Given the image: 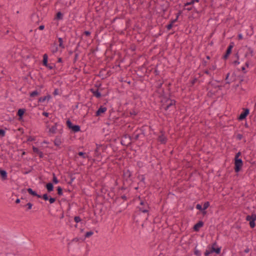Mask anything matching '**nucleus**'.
I'll use <instances>...</instances> for the list:
<instances>
[{
	"label": "nucleus",
	"instance_id": "nucleus-22",
	"mask_svg": "<svg viewBox=\"0 0 256 256\" xmlns=\"http://www.w3.org/2000/svg\"><path fill=\"white\" fill-rule=\"evenodd\" d=\"M27 192L28 194L34 196H36L37 198H41V196L38 194L34 190H33L31 188H28L27 189Z\"/></svg>",
	"mask_w": 256,
	"mask_h": 256
},
{
	"label": "nucleus",
	"instance_id": "nucleus-44",
	"mask_svg": "<svg viewBox=\"0 0 256 256\" xmlns=\"http://www.w3.org/2000/svg\"><path fill=\"white\" fill-rule=\"evenodd\" d=\"M74 220L76 222L78 223L81 221V218L79 216H76L74 218Z\"/></svg>",
	"mask_w": 256,
	"mask_h": 256
},
{
	"label": "nucleus",
	"instance_id": "nucleus-11",
	"mask_svg": "<svg viewBox=\"0 0 256 256\" xmlns=\"http://www.w3.org/2000/svg\"><path fill=\"white\" fill-rule=\"evenodd\" d=\"M208 248L210 250L211 254L215 253L216 254H219L221 252V247H214L210 246V245L208 246Z\"/></svg>",
	"mask_w": 256,
	"mask_h": 256
},
{
	"label": "nucleus",
	"instance_id": "nucleus-59",
	"mask_svg": "<svg viewBox=\"0 0 256 256\" xmlns=\"http://www.w3.org/2000/svg\"><path fill=\"white\" fill-rule=\"evenodd\" d=\"M130 114L131 116H132V115L136 116L137 114V112L136 111L133 110V111L130 112Z\"/></svg>",
	"mask_w": 256,
	"mask_h": 256
},
{
	"label": "nucleus",
	"instance_id": "nucleus-14",
	"mask_svg": "<svg viewBox=\"0 0 256 256\" xmlns=\"http://www.w3.org/2000/svg\"><path fill=\"white\" fill-rule=\"evenodd\" d=\"M107 108L106 107L101 106L96 112V116H100L102 114H104Z\"/></svg>",
	"mask_w": 256,
	"mask_h": 256
},
{
	"label": "nucleus",
	"instance_id": "nucleus-36",
	"mask_svg": "<svg viewBox=\"0 0 256 256\" xmlns=\"http://www.w3.org/2000/svg\"><path fill=\"white\" fill-rule=\"evenodd\" d=\"M210 206V202H206L204 203L203 207H202V210H206L207 209L208 206Z\"/></svg>",
	"mask_w": 256,
	"mask_h": 256
},
{
	"label": "nucleus",
	"instance_id": "nucleus-2",
	"mask_svg": "<svg viewBox=\"0 0 256 256\" xmlns=\"http://www.w3.org/2000/svg\"><path fill=\"white\" fill-rule=\"evenodd\" d=\"M145 136V126H142L140 128L136 129L134 132L132 134V136H130L128 134H125L124 136L126 138H129L130 140H137L140 135Z\"/></svg>",
	"mask_w": 256,
	"mask_h": 256
},
{
	"label": "nucleus",
	"instance_id": "nucleus-50",
	"mask_svg": "<svg viewBox=\"0 0 256 256\" xmlns=\"http://www.w3.org/2000/svg\"><path fill=\"white\" fill-rule=\"evenodd\" d=\"M84 34L86 36H89L91 34V32L88 30H86L84 32Z\"/></svg>",
	"mask_w": 256,
	"mask_h": 256
},
{
	"label": "nucleus",
	"instance_id": "nucleus-33",
	"mask_svg": "<svg viewBox=\"0 0 256 256\" xmlns=\"http://www.w3.org/2000/svg\"><path fill=\"white\" fill-rule=\"evenodd\" d=\"M78 154L84 158H88V156L86 154L82 152H78Z\"/></svg>",
	"mask_w": 256,
	"mask_h": 256
},
{
	"label": "nucleus",
	"instance_id": "nucleus-40",
	"mask_svg": "<svg viewBox=\"0 0 256 256\" xmlns=\"http://www.w3.org/2000/svg\"><path fill=\"white\" fill-rule=\"evenodd\" d=\"M79 53H76L74 54V58L73 60V62L76 63L78 58Z\"/></svg>",
	"mask_w": 256,
	"mask_h": 256
},
{
	"label": "nucleus",
	"instance_id": "nucleus-53",
	"mask_svg": "<svg viewBox=\"0 0 256 256\" xmlns=\"http://www.w3.org/2000/svg\"><path fill=\"white\" fill-rule=\"evenodd\" d=\"M47 68H48L49 70H52L54 68V66H52L51 64H48L47 66H45Z\"/></svg>",
	"mask_w": 256,
	"mask_h": 256
},
{
	"label": "nucleus",
	"instance_id": "nucleus-6",
	"mask_svg": "<svg viewBox=\"0 0 256 256\" xmlns=\"http://www.w3.org/2000/svg\"><path fill=\"white\" fill-rule=\"evenodd\" d=\"M244 48H247V50L244 56V58H246V60H248V58H250V57H252L254 56V50L251 47L246 46L242 48V50H244Z\"/></svg>",
	"mask_w": 256,
	"mask_h": 256
},
{
	"label": "nucleus",
	"instance_id": "nucleus-17",
	"mask_svg": "<svg viewBox=\"0 0 256 256\" xmlns=\"http://www.w3.org/2000/svg\"><path fill=\"white\" fill-rule=\"evenodd\" d=\"M0 176L2 180L8 179V173L6 170L0 168Z\"/></svg>",
	"mask_w": 256,
	"mask_h": 256
},
{
	"label": "nucleus",
	"instance_id": "nucleus-5",
	"mask_svg": "<svg viewBox=\"0 0 256 256\" xmlns=\"http://www.w3.org/2000/svg\"><path fill=\"white\" fill-rule=\"evenodd\" d=\"M234 170L236 172H238L241 170L243 166V162L241 158L234 159Z\"/></svg>",
	"mask_w": 256,
	"mask_h": 256
},
{
	"label": "nucleus",
	"instance_id": "nucleus-51",
	"mask_svg": "<svg viewBox=\"0 0 256 256\" xmlns=\"http://www.w3.org/2000/svg\"><path fill=\"white\" fill-rule=\"evenodd\" d=\"M196 208L200 210H202V205H200V204H197L196 205Z\"/></svg>",
	"mask_w": 256,
	"mask_h": 256
},
{
	"label": "nucleus",
	"instance_id": "nucleus-45",
	"mask_svg": "<svg viewBox=\"0 0 256 256\" xmlns=\"http://www.w3.org/2000/svg\"><path fill=\"white\" fill-rule=\"evenodd\" d=\"M120 199H122L124 200H128V197L126 195L124 194L120 198H118V200H120Z\"/></svg>",
	"mask_w": 256,
	"mask_h": 256
},
{
	"label": "nucleus",
	"instance_id": "nucleus-30",
	"mask_svg": "<svg viewBox=\"0 0 256 256\" xmlns=\"http://www.w3.org/2000/svg\"><path fill=\"white\" fill-rule=\"evenodd\" d=\"M80 104L82 106V108H84H84H86L88 107L86 104H82V103L77 102L74 108V110L78 108V107H79V106Z\"/></svg>",
	"mask_w": 256,
	"mask_h": 256
},
{
	"label": "nucleus",
	"instance_id": "nucleus-64",
	"mask_svg": "<svg viewBox=\"0 0 256 256\" xmlns=\"http://www.w3.org/2000/svg\"><path fill=\"white\" fill-rule=\"evenodd\" d=\"M238 40H242L243 38V36L240 34H238Z\"/></svg>",
	"mask_w": 256,
	"mask_h": 256
},
{
	"label": "nucleus",
	"instance_id": "nucleus-19",
	"mask_svg": "<svg viewBox=\"0 0 256 256\" xmlns=\"http://www.w3.org/2000/svg\"><path fill=\"white\" fill-rule=\"evenodd\" d=\"M246 220L247 221L252 222V221H256V214L254 213L252 214L251 215H248L246 216Z\"/></svg>",
	"mask_w": 256,
	"mask_h": 256
},
{
	"label": "nucleus",
	"instance_id": "nucleus-31",
	"mask_svg": "<svg viewBox=\"0 0 256 256\" xmlns=\"http://www.w3.org/2000/svg\"><path fill=\"white\" fill-rule=\"evenodd\" d=\"M40 94V92H38L36 90L30 92V97H34L38 96Z\"/></svg>",
	"mask_w": 256,
	"mask_h": 256
},
{
	"label": "nucleus",
	"instance_id": "nucleus-58",
	"mask_svg": "<svg viewBox=\"0 0 256 256\" xmlns=\"http://www.w3.org/2000/svg\"><path fill=\"white\" fill-rule=\"evenodd\" d=\"M207 64H208V62L204 60H202V66H207Z\"/></svg>",
	"mask_w": 256,
	"mask_h": 256
},
{
	"label": "nucleus",
	"instance_id": "nucleus-38",
	"mask_svg": "<svg viewBox=\"0 0 256 256\" xmlns=\"http://www.w3.org/2000/svg\"><path fill=\"white\" fill-rule=\"evenodd\" d=\"M40 198H42L44 200H48L49 196L47 194H44L42 196H41Z\"/></svg>",
	"mask_w": 256,
	"mask_h": 256
},
{
	"label": "nucleus",
	"instance_id": "nucleus-13",
	"mask_svg": "<svg viewBox=\"0 0 256 256\" xmlns=\"http://www.w3.org/2000/svg\"><path fill=\"white\" fill-rule=\"evenodd\" d=\"M204 225V222L202 220H200L194 226L193 230L194 232H198L200 230V228L202 227Z\"/></svg>",
	"mask_w": 256,
	"mask_h": 256
},
{
	"label": "nucleus",
	"instance_id": "nucleus-18",
	"mask_svg": "<svg viewBox=\"0 0 256 256\" xmlns=\"http://www.w3.org/2000/svg\"><path fill=\"white\" fill-rule=\"evenodd\" d=\"M132 175L131 172L128 169L125 170L123 172V176L126 180L132 176Z\"/></svg>",
	"mask_w": 256,
	"mask_h": 256
},
{
	"label": "nucleus",
	"instance_id": "nucleus-52",
	"mask_svg": "<svg viewBox=\"0 0 256 256\" xmlns=\"http://www.w3.org/2000/svg\"><path fill=\"white\" fill-rule=\"evenodd\" d=\"M241 155V152H238L236 154L234 159H240L239 158V156Z\"/></svg>",
	"mask_w": 256,
	"mask_h": 256
},
{
	"label": "nucleus",
	"instance_id": "nucleus-60",
	"mask_svg": "<svg viewBox=\"0 0 256 256\" xmlns=\"http://www.w3.org/2000/svg\"><path fill=\"white\" fill-rule=\"evenodd\" d=\"M242 72L244 74H246L247 72V71L246 70V67L245 66H242Z\"/></svg>",
	"mask_w": 256,
	"mask_h": 256
},
{
	"label": "nucleus",
	"instance_id": "nucleus-57",
	"mask_svg": "<svg viewBox=\"0 0 256 256\" xmlns=\"http://www.w3.org/2000/svg\"><path fill=\"white\" fill-rule=\"evenodd\" d=\"M182 14V11L181 10H179L178 12L176 14V18H178V17L180 16Z\"/></svg>",
	"mask_w": 256,
	"mask_h": 256
},
{
	"label": "nucleus",
	"instance_id": "nucleus-47",
	"mask_svg": "<svg viewBox=\"0 0 256 256\" xmlns=\"http://www.w3.org/2000/svg\"><path fill=\"white\" fill-rule=\"evenodd\" d=\"M236 138L238 140H241L243 138V135L240 134H238L236 135Z\"/></svg>",
	"mask_w": 256,
	"mask_h": 256
},
{
	"label": "nucleus",
	"instance_id": "nucleus-26",
	"mask_svg": "<svg viewBox=\"0 0 256 256\" xmlns=\"http://www.w3.org/2000/svg\"><path fill=\"white\" fill-rule=\"evenodd\" d=\"M48 56L46 54L43 55L42 64L44 66H47L48 64Z\"/></svg>",
	"mask_w": 256,
	"mask_h": 256
},
{
	"label": "nucleus",
	"instance_id": "nucleus-56",
	"mask_svg": "<svg viewBox=\"0 0 256 256\" xmlns=\"http://www.w3.org/2000/svg\"><path fill=\"white\" fill-rule=\"evenodd\" d=\"M79 46H80V44H78V45H77V46H76V48H75L74 50V53H75V54H76V53H78V48H79Z\"/></svg>",
	"mask_w": 256,
	"mask_h": 256
},
{
	"label": "nucleus",
	"instance_id": "nucleus-20",
	"mask_svg": "<svg viewBox=\"0 0 256 256\" xmlns=\"http://www.w3.org/2000/svg\"><path fill=\"white\" fill-rule=\"evenodd\" d=\"M32 150L34 153H36L38 155L40 158H42L44 157L43 152L40 150L38 148L32 146Z\"/></svg>",
	"mask_w": 256,
	"mask_h": 256
},
{
	"label": "nucleus",
	"instance_id": "nucleus-15",
	"mask_svg": "<svg viewBox=\"0 0 256 256\" xmlns=\"http://www.w3.org/2000/svg\"><path fill=\"white\" fill-rule=\"evenodd\" d=\"M32 206H33L31 202H28L27 204H25L24 202H22L20 204V207L26 208V212L30 210L32 208Z\"/></svg>",
	"mask_w": 256,
	"mask_h": 256
},
{
	"label": "nucleus",
	"instance_id": "nucleus-16",
	"mask_svg": "<svg viewBox=\"0 0 256 256\" xmlns=\"http://www.w3.org/2000/svg\"><path fill=\"white\" fill-rule=\"evenodd\" d=\"M90 92L92 94L93 96L96 98H100L102 96L101 93L99 92L98 89L90 88Z\"/></svg>",
	"mask_w": 256,
	"mask_h": 256
},
{
	"label": "nucleus",
	"instance_id": "nucleus-41",
	"mask_svg": "<svg viewBox=\"0 0 256 256\" xmlns=\"http://www.w3.org/2000/svg\"><path fill=\"white\" fill-rule=\"evenodd\" d=\"M94 154L95 156H98L100 154V152L98 151V146L96 147L94 150Z\"/></svg>",
	"mask_w": 256,
	"mask_h": 256
},
{
	"label": "nucleus",
	"instance_id": "nucleus-7",
	"mask_svg": "<svg viewBox=\"0 0 256 256\" xmlns=\"http://www.w3.org/2000/svg\"><path fill=\"white\" fill-rule=\"evenodd\" d=\"M234 43L233 42H231L228 45L225 54L223 56L222 58L224 60H226L228 58L230 54L232 53V49L234 48Z\"/></svg>",
	"mask_w": 256,
	"mask_h": 256
},
{
	"label": "nucleus",
	"instance_id": "nucleus-9",
	"mask_svg": "<svg viewBox=\"0 0 256 256\" xmlns=\"http://www.w3.org/2000/svg\"><path fill=\"white\" fill-rule=\"evenodd\" d=\"M250 113V110L248 108H243V112L240 114L238 117L239 120H244Z\"/></svg>",
	"mask_w": 256,
	"mask_h": 256
},
{
	"label": "nucleus",
	"instance_id": "nucleus-8",
	"mask_svg": "<svg viewBox=\"0 0 256 256\" xmlns=\"http://www.w3.org/2000/svg\"><path fill=\"white\" fill-rule=\"evenodd\" d=\"M200 0H191L190 2H187L184 4V10H187L188 11H190L193 8L195 9V8L193 6H190L186 8V6H188V5H193L194 2H198Z\"/></svg>",
	"mask_w": 256,
	"mask_h": 256
},
{
	"label": "nucleus",
	"instance_id": "nucleus-28",
	"mask_svg": "<svg viewBox=\"0 0 256 256\" xmlns=\"http://www.w3.org/2000/svg\"><path fill=\"white\" fill-rule=\"evenodd\" d=\"M138 178L140 180V182H142L144 184H146L144 175H139Z\"/></svg>",
	"mask_w": 256,
	"mask_h": 256
},
{
	"label": "nucleus",
	"instance_id": "nucleus-48",
	"mask_svg": "<svg viewBox=\"0 0 256 256\" xmlns=\"http://www.w3.org/2000/svg\"><path fill=\"white\" fill-rule=\"evenodd\" d=\"M35 140V138L32 136H29L27 139L28 142H32Z\"/></svg>",
	"mask_w": 256,
	"mask_h": 256
},
{
	"label": "nucleus",
	"instance_id": "nucleus-25",
	"mask_svg": "<svg viewBox=\"0 0 256 256\" xmlns=\"http://www.w3.org/2000/svg\"><path fill=\"white\" fill-rule=\"evenodd\" d=\"M51 98V96L50 94H48L46 96L40 97L38 98V102H44L46 100H48Z\"/></svg>",
	"mask_w": 256,
	"mask_h": 256
},
{
	"label": "nucleus",
	"instance_id": "nucleus-54",
	"mask_svg": "<svg viewBox=\"0 0 256 256\" xmlns=\"http://www.w3.org/2000/svg\"><path fill=\"white\" fill-rule=\"evenodd\" d=\"M211 253L209 250H206L204 252L205 256H208Z\"/></svg>",
	"mask_w": 256,
	"mask_h": 256
},
{
	"label": "nucleus",
	"instance_id": "nucleus-23",
	"mask_svg": "<svg viewBox=\"0 0 256 256\" xmlns=\"http://www.w3.org/2000/svg\"><path fill=\"white\" fill-rule=\"evenodd\" d=\"M46 188L48 192H50L54 190V185L52 182H48L46 184Z\"/></svg>",
	"mask_w": 256,
	"mask_h": 256
},
{
	"label": "nucleus",
	"instance_id": "nucleus-39",
	"mask_svg": "<svg viewBox=\"0 0 256 256\" xmlns=\"http://www.w3.org/2000/svg\"><path fill=\"white\" fill-rule=\"evenodd\" d=\"M94 232L92 231L87 232L85 234V237L88 238L93 234Z\"/></svg>",
	"mask_w": 256,
	"mask_h": 256
},
{
	"label": "nucleus",
	"instance_id": "nucleus-29",
	"mask_svg": "<svg viewBox=\"0 0 256 256\" xmlns=\"http://www.w3.org/2000/svg\"><path fill=\"white\" fill-rule=\"evenodd\" d=\"M58 42H59V46L62 48V49H64V48H65V46H64V44H63V40H62V38H58Z\"/></svg>",
	"mask_w": 256,
	"mask_h": 256
},
{
	"label": "nucleus",
	"instance_id": "nucleus-12",
	"mask_svg": "<svg viewBox=\"0 0 256 256\" xmlns=\"http://www.w3.org/2000/svg\"><path fill=\"white\" fill-rule=\"evenodd\" d=\"M58 126H60V131L62 130V126L59 124L58 122H56L54 126L49 128L48 132L52 134H55Z\"/></svg>",
	"mask_w": 256,
	"mask_h": 256
},
{
	"label": "nucleus",
	"instance_id": "nucleus-10",
	"mask_svg": "<svg viewBox=\"0 0 256 256\" xmlns=\"http://www.w3.org/2000/svg\"><path fill=\"white\" fill-rule=\"evenodd\" d=\"M160 134L158 138V140L162 144H165L167 142L168 138L164 136V132L160 131Z\"/></svg>",
	"mask_w": 256,
	"mask_h": 256
},
{
	"label": "nucleus",
	"instance_id": "nucleus-61",
	"mask_svg": "<svg viewBox=\"0 0 256 256\" xmlns=\"http://www.w3.org/2000/svg\"><path fill=\"white\" fill-rule=\"evenodd\" d=\"M178 18H176L175 19L170 20V22L174 24V23L178 21Z\"/></svg>",
	"mask_w": 256,
	"mask_h": 256
},
{
	"label": "nucleus",
	"instance_id": "nucleus-35",
	"mask_svg": "<svg viewBox=\"0 0 256 256\" xmlns=\"http://www.w3.org/2000/svg\"><path fill=\"white\" fill-rule=\"evenodd\" d=\"M194 254L195 255H196V256H201V252L199 250H198L196 248V246L194 249Z\"/></svg>",
	"mask_w": 256,
	"mask_h": 256
},
{
	"label": "nucleus",
	"instance_id": "nucleus-3",
	"mask_svg": "<svg viewBox=\"0 0 256 256\" xmlns=\"http://www.w3.org/2000/svg\"><path fill=\"white\" fill-rule=\"evenodd\" d=\"M139 200H140V205L138 206V208L139 211L143 212V213H147V216H148V212L150 209L148 202L144 200L141 199V198L139 196Z\"/></svg>",
	"mask_w": 256,
	"mask_h": 256
},
{
	"label": "nucleus",
	"instance_id": "nucleus-1",
	"mask_svg": "<svg viewBox=\"0 0 256 256\" xmlns=\"http://www.w3.org/2000/svg\"><path fill=\"white\" fill-rule=\"evenodd\" d=\"M162 103L160 106V109H163L165 111L168 110L172 107L175 108L176 101L174 100H172L170 98H164L161 100Z\"/></svg>",
	"mask_w": 256,
	"mask_h": 256
},
{
	"label": "nucleus",
	"instance_id": "nucleus-21",
	"mask_svg": "<svg viewBox=\"0 0 256 256\" xmlns=\"http://www.w3.org/2000/svg\"><path fill=\"white\" fill-rule=\"evenodd\" d=\"M26 109L20 108L17 112V115L18 116V120H20L22 118L23 116L26 112Z\"/></svg>",
	"mask_w": 256,
	"mask_h": 256
},
{
	"label": "nucleus",
	"instance_id": "nucleus-34",
	"mask_svg": "<svg viewBox=\"0 0 256 256\" xmlns=\"http://www.w3.org/2000/svg\"><path fill=\"white\" fill-rule=\"evenodd\" d=\"M58 194V196H62L63 194L62 192V188L60 186H58L57 188Z\"/></svg>",
	"mask_w": 256,
	"mask_h": 256
},
{
	"label": "nucleus",
	"instance_id": "nucleus-63",
	"mask_svg": "<svg viewBox=\"0 0 256 256\" xmlns=\"http://www.w3.org/2000/svg\"><path fill=\"white\" fill-rule=\"evenodd\" d=\"M233 63L234 65L238 64H240L239 59L234 61Z\"/></svg>",
	"mask_w": 256,
	"mask_h": 256
},
{
	"label": "nucleus",
	"instance_id": "nucleus-43",
	"mask_svg": "<svg viewBox=\"0 0 256 256\" xmlns=\"http://www.w3.org/2000/svg\"><path fill=\"white\" fill-rule=\"evenodd\" d=\"M173 25H174V24H172V22H170L169 24H168L166 26V29H167L168 30H171V29H172V26H173Z\"/></svg>",
	"mask_w": 256,
	"mask_h": 256
},
{
	"label": "nucleus",
	"instance_id": "nucleus-37",
	"mask_svg": "<svg viewBox=\"0 0 256 256\" xmlns=\"http://www.w3.org/2000/svg\"><path fill=\"white\" fill-rule=\"evenodd\" d=\"M251 62H252V60H251L250 58H248V60H246V61L245 62V66L248 68H249Z\"/></svg>",
	"mask_w": 256,
	"mask_h": 256
},
{
	"label": "nucleus",
	"instance_id": "nucleus-42",
	"mask_svg": "<svg viewBox=\"0 0 256 256\" xmlns=\"http://www.w3.org/2000/svg\"><path fill=\"white\" fill-rule=\"evenodd\" d=\"M48 200H49L50 203V204H52L54 203V202H56V198H52V197H50H50L48 198Z\"/></svg>",
	"mask_w": 256,
	"mask_h": 256
},
{
	"label": "nucleus",
	"instance_id": "nucleus-32",
	"mask_svg": "<svg viewBox=\"0 0 256 256\" xmlns=\"http://www.w3.org/2000/svg\"><path fill=\"white\" fill-rule=\"evenodd\" d=\"M52 184H56L58 183L59 180H58L54 173L52 174Z\"/></svg>",
	"mask_w": 256,
	"mask_h": 256
},
{
	"label": "nucleus",
	"instance_id": "nucleus-27",
	"mask_svg": "<svg viewBox=\"0 0 256 256\" xmlns=\"http://www.w3.org/2000/svg\"><path fill=\"white\" fill-rule=\"evenodd\" d=\"M63 14L60 12H58L56 13L54 19L57 20H61L63 19Z\"/></svg>",
	"mask_w": 256,
	"mask_h": 256
},
{
	"label": "nucleus",
	"instance_id": "nucleus-49",
	"mask_svg": "<svg viewBox=\"0 0 256 256\" xmlns=\"http://www.w3.org/2000/svg\"><path fill=\"white\" fill-rule=\"evenodd\" d=\"M250 226L251 228H254L256 224H255V221H252L250 222Z\"/></svg>",
	"mask_w": 256,
	"mask_h": 256
},
{
	"label": "nucleus",
	"instance_id": "nucleus-24",
	"mask_svg": "<svg viewBox=\"0 0 256 256\" xmlns=\"http://www.w3.org/2000/svg\"><path fill=\"white\" fill-rule=\"evenodd\" d=\"M54 142L56 146H59L62 144L60 137L56 136L54 141Z\"/></svg>",
	"mask_w": 256,
	"mask_h": 256
},
{
	"label": "nucleus",
	"instance_id": "nucleus-62",
	"mask_svg": "<svg viewBox=\"0 0 256 256\" xmlns=\"http://www.w3.org/2000/svg\"><path fill=\"white\" fill-rule=\"evenodd\" d=\"M154 73L156 76H158L160 74V72L158 70H155L154 71Z\"/></svg>",
	"mask_w": 256,
	"mask_h": 256
},
{
	"label": "nucleus",
	"instance_id": "nucleus-46",
	"mask_svg": "<svg viewBox=\"0 0 256 256\" xmlns=\"http://www.w3.org/2000/svg\"><path fill=\"white\" fill-rule=\"evenodd\" d=\"M6 132L3 129H0V136L3 137L5 136Z\"/></svg>",
	"mask_w": 256,
	"mask_h": 256
},
{
	"label": "nucleus",
	"instance_id": "nucleus-4",
	"mask_svg": "<svg viewBox=\"0 0 256 256\" xmlns=\"http://www.w3.org/2000/svg\"><path fill=\"white\" fill-rule=\"evenodd\" d=\"M67 127L74 132H78L80 131V127L78 125H74L70 119L66 121Z\"/></svg>",
	"mask_w": 256,
	"mask_h": 256
},
{
	"label": "nucleus",
	"instance_id": "nucleus-55",
	"mask_svg": "<svg viewBox=\"0 0 256 256\" xmlns=\"http://www.w3.org/2000/svg\"><path fill=\"white\" fill-rule=\"evenodd\" d=\"M53 94L54 96H56V95L58 94V88H56L54 90V92H53Z\"/></svg>",
	"mask_w": 256,
	"mask_h": 256
}]
</instances>
